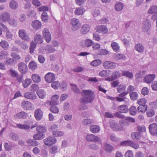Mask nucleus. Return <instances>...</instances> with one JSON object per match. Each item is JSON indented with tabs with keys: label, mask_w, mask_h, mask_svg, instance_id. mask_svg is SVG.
<instances>
[{
	"label": "nucleus",
	"mask_w": 157,
	"mask_h": 157,
	"mask_svg": "<svg viewBox=\"0 0 157 157\" xmlns=\"http://www.w3.org/2000/svg\"><path fill=\"white\" fill-rule=\"evenodd\" d=\"M82 93L83 97L80 99L81 103H90L93 101L95 96L92 91L89 90H83Z\"/></svg>",
	"instance_id": "nucleus-1"
},
{
	"label": "nucleus",
	"mask_w": 157,
	"mask_h": 157,
	"mask_svg": "<svg viewBox=\"0 0 157 157\" xmlns=\"http://www.w3.org/2000/svg\"><path fill=\"white\" fill-rule=\"evenodd\" d=\"M151 25V21L150 19L146 18L144 19L142 24L141 29L142 31L144 33L148 32Z\"/></svg>",
	"instance_id": "nucleus-2"
},
{
	"label": "nucleus",
	"mask_w": 157,
	"mask_h": 157,
	"mask_svg": "<svg viewBox=\"0 0 157 157\" xmlns=\"http://www.w3.org/2000/svg\"><path fill=\"white\" fill-rule=\"evenodd\" d=\"M58 127L57 125L53 124L51 126V128H50V131L52 132V135L55 137H61L63 136L64 133L63 132L56 131Z\"/></svg>",
	"instance_id": "nucleus-3"
},
{
	"label": "nucleus",
	"mask_w": 157,
	"mask_h": 157,
	"mask_svg": "<svg viewBox=\"0 0 157 157\" xmlns=\"http://www.w3.org/2000/svg\"><path fill=\"white\" fill-rule=\"evenodd\" d=\"M71 23L72 25L71 29L73 31L78 30L81 26L80 22L77 18H74L72 19Z\"/></svg>",
	"instance_id": "nucleus-4"
},
{
	"label": "nucleus",
	"mask_w": 157,
	"mask_h": 157,
	"mask_svg": "<svg viewBox=\"0 0 157 157\" xmlns=\"http://www.w3.org/2000/svg\"><path fill=\"white\" fill-rule=\"evenodd\" d=\"M109 124L112 129L114 131H122L124 129L122 125L117 123L114 120H111L109 121Z\"/></svg>",
	"instance_id": "nucleus-5"
},
{
	"label": "nucleus",
	"mask_w": 157,
	"mask_h": 157,
	"mask_svg": "<svg viewBox=\"0 0 157 157\" xmlns=\"http://www.w3.org/2000/svg\"><path fill=\"white\" fill-rule=\"evenodd\" d=\"M18 69L20 73L22 75L26 74L28 72V68L25 63L21 62L18 64Z\"/></svg>",
	"instance_id": "nucleus-6"
},
{
	"label": "nucleus",
	"mask_w": 157,
	"mask_h": 157,
	"mask_svg": "<svg viewBox=\"0 0 157 157\" xmlns=\"http://www.w3.org/2000/svg\"><path fill=\"white\" fill-rule=\"evenodd\" d=\"M86 140L87 141L94 142H98V143H101V140L98 137L93 134L87 135L86 137Z\"/></svg>",
	"instance_id": "nucleus-7"
},
{
	"label": "nucleus",
	"mask_w": 157,
	"mask_h": 157,
	"mask_svg": "<svg viewBox=\"0 0 157 157\" xmlns=\"http://www.w3.org/2000/svg\"><path fill=\"white\" fill-rule=\"evenodd\" d=\"M21 107L26 110H32L33 109V104L28 101H23L21 103Z\"/></svg>",
	"instance_id": "nucleus-8"
},
{
	"label": "nucleus",
	"mask_w": 157,
	"mask_h": 157,
	"mask_svg": "<svg viewBox=\"0 0 157 157\" xmlns=\"http://www.w3.org/2000/svg\"><path fill=\"white\" fill-rule=\"evenodd\" d=\"M121 75V74L119 71H115L112 73L111 76L105 78V80L109 81H113L119 77Z\"/></svg>",
	"instance_id": "nucleus-9"
},
{
	"label": "nucleus",
	"mask_w": 157,
	"mask_h": 157,
	"mask_svg": "<svg viewBox=\"0 0 157 157\" xmlns=\"http://www.w3.org/2000/svg\"><path fill=\"white\" fill-rule=\"evenodd\" d=\"M19 37L24 40L27 41L30 40L29 36L27 34L25 31L24 29L20 30L18 32Z\"/></svg>",
	"instance_id": "nucleus-10"
},
{
	"label": "nucleus",
	"mask_w": 157,
	"mask_h": 157,
	"mask_svg": "<svg viewBox=\"0 0 157 157\" xmlns=\"http://www.w3.org/2000/svg\"><path fill=\"white\" fill-rule=\"evenodd\" d=\"M107 98L109 99L112 101H115L116 100L119 102L124 101L125 102H128L129 101V99L127 98L126 97H112L110 96H108Z\"/></svg>",
	"instance_id": "nucleus-11"
},
{
	"label": "nucleus",
	"mask_w": 157,
	"mask_h": 157,
	"mask_svg": "<svg viewBox=\"0 0 157 157\" xmlns=\"http://www.w3.org/2000/svg\"><path fill=\"white\" fill-rule=\"evenodd\" d=\"M10 18V14L7 12L2 13L0 15V21L2 22L8 21Z\"/></svg>",
	"instance_id": "nucleus-12"
},
{
	"label": "nucleus",
	"mask_w": 157,
	"mask_h": 157,
	"mask_svg": "<svg viewBox=\"0 0 157 157\" xmlns=\"http://www.w3.org/2000/svg\"><path fill=\"white\" fill-rule=\"evenodd\" d=\"M103 66L105 68L112 69L116 67V63L110 61H107L103 63Z\"/></svg>",
	"instance_id": "nucleus-13"
},
{
	"label": "nucleus",
	"mask_w": 157,
	"mask_h": 157,
	"mask_svg": "<svg viewBox=\"0 0 157 157\" xmlns=\"http://www.w3.org/2000/svg\"><path fill=\"white\" fill-rule=\"evenodd\" d=\"M155 75L154 74L148 75L144 77V81L147 83L150 84L155 79Z\"/></svg>",
	"instance_id": "nucleus-14"
},
{
	"label": "nucleus",
	"mask_w": 157,
	"mask_h": 157,
	"mask_svg": "<svg viewBox=\"0 0 157 157\" xmlns=\"http://www.w3.org/2000/svg\"><path fill=\"white\" fill-rule=\"evenodd\" d=\"M96 30L99 33L102 34H106L108 31V29L107 27L104 25L98 26L96 28Z\"/></svg>",
	"instance_id": "nucleus-15"
},
{
	"label": "nucleus",
	"mask_w": 157,
	"mask_h": 157,
	"mask_svg": "<svg viewBox=\"0 0 157 157\" xmlns=\"http://www.w3.org/2000/svg\"><path fill=\"white\" fill-rule=\"evenodd\" d=\"M149 129L150 132L152 135H155L157 133V124L153 123L149 125Z\"/></svg>",
	"instance_id": "nucleus-16"
},
{
	"label": "nucleus",
	"mask_w": 157,
	"mask_h": 157,
	"mask_svg": "<svg viewBox=\"0 0 157 157\" xmlns=\"http://www.w3.org/2000/svg\"><path fill=\"white\" fill-rule=\"evenodd\" d=\"M24 95L25 98L31 100H34L37 98V96L35 93L31 92H25Z\"/></svg>",
	"instance_id": "nucleus-17"
},
{
	"label": "nucleus",
	"mask_w": 157,
	"mask_h": 157,
	"mask_svg": "<svg viewBox=\"0 0 157 157\" xmlns=\"http://www.w3.org/2000/svg\"><path fill=\"white\" fill-rule=\"evenodd\" d=\"M134 87L132 86L129 85L127 88V91H124L119 94L118 95L120 97H125V96L129 92H132L134 90Z\"/></svg>",
	"instance_id": "nucleus-18"
},
{
	"label": "nucleus",
	"mask_w": 157,
	"mask_h": 157,
	"mask_svg": "<svg viewBox=\"0 0 157 157\" xmlns=\"http://www.w3.org/2000/svg\"><path fill=\"white\" fill-rule=\"evenodd\" d=\"M59 96L55 94L51 97V101H50V105H55L59 104Z\"/></svg>",
	"instance_id": "nucleus-19"
},
{
	"label": "nucleus",
	"mask_w": 157,
	"mask_h": 157,
	"mask_svg": "<svg viewBox=\"0 0 157 157\" xmlns=\"http://www.w3.org/2000/svg\"><path fill=\"white\" fill-rule=\"evenodd\" d=\"M43 113L40 109H38L35 110L34 116L38 121L40 120L42 117Z\"/></svg>",
	"instance_id": "nucleus-20"
},
{
	"label": "nucleus",
	"mask_w": 157,
	"mask_h": 157,
	"mask_svg": "<svg viewBox=\"0 0 157 157\" xmlns=\"http://www.w3.org/2000/svg\"><path fill=\"white\" fill-rule=\"evenodd\" d=\"M86 11V10L83 6L77 7L75 9L74 13L77 15H82Z\"/></svg>",
	"instance_id": "nucleus-21"
},
{
	"label": "nucleus",
	"mask_w": 157,
	"mask_h": 157,
	"mask_svg": "<svg viewBox=\"0 0 157 157\" xmlns=\"http://www.w3.org/2000/svg\"><path fill=\"white\" fill-rule=\"evenodd\" d=\"M32 26L34 29L38 30L41 28V24L40 21L35 20L32 22Z\"/></svg>",
	"instance_id": "nucleus-22"
},
{
	"label": "nucleus",
	"mask_w": 157,
	"mask_h": 157,
	"mask_svg": "<svg viewBox=\"0 0 157 157\" xmlns=\"http://www.w3.org/2000/svg\"><path fill=\"white\" fill-rule=\"evenodd\" d=\"M43 35L46 42L49 43V29L48 28H45L43 31Z\"/></svg>",
	"instance_id": "nucleus-23"
},
{
	"label": "nucleus",
	"mask_w": 157,
	"mask_h": 157,
	"mask_svg": "<svg viewBox=\"0 0 157 157\" xmlns=\"http://www.w3.org/2000/svg\"><path fill=\"white\" fill-rule=\"evenodd\" d=\"M90 26L87 24L83 25L81 27V33L82 34H85L87 33L90 30Z\"/></svg>",
	"instance_id": "nucleus-24"
},
{
	"label": "nucleus",
	"mask_w": 157,
	"mask_h": 157,
	"mask_svg": "<svg viewBox=\"0 0 157 157\" xmlns=\"http://www.w3.org/2000/svg\"><path fill=\"white\" fill-rule=\"evenodd\" d=\"M113 57L114 59L116 61L118 60L124 61L126 59V56L124 55L120 54H115L113 55Z\"/></svg>",
	"instance_id": "nucleus-25"
},
{
	"label": "nucleus",
	"mask_w": 157,
	"mask_h": 157,
	"mask_svg": "<svg viewBox=\"0 0 157 157\" xmlns=\"http://www.w3.org/2000/svg\"><path fill=\"white\" fill-rule=\"evenodd\" d=\"M90 131L93 133L98 132L100 130V127L98 125H92L90 127Z\"/></svg>",
	"instance_id": "nucleus-26"
},
{
	"label": "nucleus",
	"mask_w": 157,
	"mask_h": 157,
	"mask_svg": "<svg viewBox=\"0 0 157 157\" xmlns=\"http://www.w3.org/2000/svg\"><path fill=\"white\" fill-rule=\"evenodd\" d=\"M118 110L120 113H125L128 111L127 106L125 105H123L119 106L118 108Z\"/></svg>",
	"instance_id": "nucleus-27"
},
{
	"label": "nucleus",
	"mask_w": 157,
	"mask_h": 157,
	"mask_svg": "<svg viewBox=\"0 0 157 157\" xmlns=\"http://www.w3.org/2000/svg\"><path fill=\"white\" fill-rule=\"evenodd\" d=\"M28 116V114L24 111L21 112L14 116L15 117L19 119H25Z\"/></svg>",
	"instance_id": "nucleus-28"
},
{
	"label": "nucleus",
	"mask_w": 157,
	"mask_h": 157,
	"mask_svg": "<svg viewBox=\"0 0 157 157\" xmlns=\"http://www.w3.org/2000/svg\"><path fill=\"white\" fill-rule=\"evenodd\" d=\"M124 7V4L121 2H118L116 3L115 5V9L117 11H121Z\"/></svg>",
	"instance_id": "nucleus-29"
},
{
	"label": "nucleus",
	"mask_w": 157,
	"mask_h": 157,
	"mask_svg": "<svg viewBox=\"0 0 157 157\" xmlns=\"http://www.w3.org/2000/svg\"><path fill=\"white\" fill-rule=\"evenodd\" d=\"M32 78L33 81L35 82H39L41 81L40 77L38 74H34L31 76Z\"/></svg>",
	"instance_id": "nucleus-30"
},
{
	"label": "nucleus",
	"mask_w": 157,
	"mask_h": 157,
	"mask_svg": "<svg viewBox=\"0 0 157 157\" xmlns=\"http://www.w3.org/2000/svg\"><path fill=\"white\" fill-rule=\"evenodd\" d=\"M110 71L109 70H103L100 72L99 75L102 77H107L110 75Z\"/></svg>",
	"instance_id": "nucleus-31"
},
{
	"label": "nucleus",
	"mask_w": 157,
	"mask_h": 157,
	"mask_svg": "<svg viewBox=\"0 0 157 157\" xmlns=\"http://www.w3.org/2000/svg\"><path fill=\"white\" fill-rule=\"evenodd\" d=\"M136 50L139 52H142L144 50V47L141 44L139 43L136 44L135 46Z\"/></svg>",
	"instance_id": "nucleus-32"
},
{
	"label": "nucleus",
	"mask_w": 157,
	"mask_h": 157,
	"mask_svg": "<svg viewBox=\"0 0 157 157\" xmlns=\"http://www.w3.org/2000/svg\"><path fill=\"white\" fill-rule=\"evenodd\" d=\"M34 40L35 42L38 44H41L43 41L42 37L39 34H36L35 36Z\"/></svg>",
	"instance_id": "nucleus-33"
},
{
	"label": "nucleus",
	"mask_w": 157,
	"mask_h": 157,
	"mask_svg": "<svg viewBox=\"0 0 157 157\" xmlns=\"http://www.w3.org/2000/svg\"><path fill=\"white\" fill-rule=\"evenodd\" d=\"M111 46L114 51L116 52H119L120 47L117 43L115 42H112L111 44Z\"/></svg>",
	"instance_id": "nucleus-34"
},
{
	"label": "nucleus",
	"mask_w": 157,
	"mask_h": 157,
	"mask_svg": "<svg viewBox=\"0 0 157 157\" xmlns=\"http://www.w3.org/2000/svg\"><path fill=\"white\" fill-rule=\"evenodd\" d=\"M126 87V86L125 84H120L117 86V90L118 92L121 93L124 91Z\"/></svg>",
	"instance_id": "nucleus-35"
},
{
	"label": "nucleus",
	"mask_w": 157,
	"mask_h": 157,
	"mask_svg": "<svg viewBox=\"0 0 157 157\" xmlns=\"http://www.w3.org/2000/svg\"><path fill=\"white\" fill-rule=\"evenodd\" d=\"M147 106L146 105H139L137 108L138 113H144L147 110Z\"/></svg>",
	"instance_id": "nucleus-36"
},
{
	"label": "nucleus",
	"mask_w": 157,
	"mask_h": 157,
	"mask_svg": "<svg viewBox=\"0 0 157 157\" xmlns=\"http://www.w3.org/2000/svg\"><path fill=\"white\" fill-rule=\"evenodd\" d=\"M5 63L7 65L12 66L16 63L15 60L13 58H7L5 60Z\"/></svg>",
	"instance_id": "nucleus-37"
},
{
	"label": "nucleus",
	"mask_w": 157,
	"mask_h": 157,
	"mask_svg": "<svg viewBox=\"0 0 157 157\" xmlns=\"http://www.w3.org/2000/svg\"><path fill=\"white\" fill-rule=\"evenodd\" d=\"M122 75L123 76H125L130 79L133 77V74L128 71H122Z\"/></svg>",
	"instance_id": "nucleus-38"
},
{
	"label": "nucleus",
	"mask_w": 157,
	"mask_h": 157,
	"mask_svg": "<svg viewBox=\"0 0 157 157\" xmlns=\"http://www.w3.org/2000/svg\"><path fill=\"white\" fill-rule=\"evenodd\" d=\"M17 126L20 129L25 130H27L30 127V125L29 123L26 124H18L17 125Z\"/></svg>",
	"instance_id": "nucleus-39"
},
{
	"label": "nucleus",
	"mask_w": 157,
	"mask_h": 157,
	"mask_svg": "<svg viewBox=\"0 0 157 157\" xmlns=\"http://www.w3.org/2000/svg\"><path fill=\"white\" fill-rule=\"evenodd\" d=\"M130 98L132 101H135L138 98V94L136 92L132 91L129 93Z\"/></svg>",
	"instance_id": "nucleus-40"
},
{
	"label": "nucleus",
	"mask_w": 157,
	"mask_h": 157,
	"mask_svg": "<svg viewBox=\"0 0 157 157\" xmlns=\"http://www.w3.org/2000/svg\"><path fill=\"white\" fill-rule=\"evenodd\" d=\"M129 114L132 115H135L137 113V110L136 107L132 106L130 107L129 109Z\"/></svg>",
	"instance_id": "nucleus-41"
},
{
	"label": "nucleus",
	"mask_w": 157,
	"mask_h": 157,
	"mask_svg": "<svg viewBox=\"0 0 157 157\" xmlns=\"http://www.w3.org/2000/svg\"><path fill=\"white\" fill-rule=\"evenodd\" d=\"M27 142L28 145L30 146H36L39 144L38 142L37 141H34L32 139L28 140Z\"/></svg>",
	"instance_id": "nucleus-42"
},
{
	"label": "nucleus",
	"mask_w": 157,
	"mask_h": 157,
	"mask_svg": "<svg viewBox=\"0 0 157 157\" xmlns=\"http://www.w3.org/2000/svg\"><path fill=\"white\" fill-rule=\"evenodd\" d=\"M0 45L1 47L5 50L7 49L9 46L8 43L6 40H2L0 42Z\"/></svg>",
	"instance_id": "nucleus-43"
},
{
	"label": "nucleus",
	"mask_w": 157,
	"mask_h": 157,
	"mask_svg": "<svg viewBox=\"0 0 157 157\" xmlns=\"http://www.w3.org/2000/svg\"><path fill=\"white\" fill-rule=\"evenodd\" d=\"M41 17L42 21L44 22H47L48 20V16L45 11L42 13Z\"/></svg>",
	"instance_id": "nucleus-44"
},
{
	"label": "nucleus",
	"mask_w": 157,
	"mask_h": 157,
	"mask_svg": "<svg viewBox=\"0 0 157 157\" xmlns=\"http://www.w3.org/2000/svg\"><path fill=\"white\" fill-rule=\"evenodd\" d=\"M36 94L39 98L41 99L43 98L45 95V93L44 90L42 89L38 90L36 92Z\"/></svg>",
	"instance_id": "nucleus-45"
},
{
	"label": "nucleus",
	"mask_w": 157,
	"mask_h": 157,
	"mask_svg": "<svg viewBox=\"0 0 157 157\" xmlns=\"http://www.w3.org/2000/svg\"><path fill=\"white\" fill-rule=\"evenodd\" d=\"M9 74L10 76L13 78H15L18 75L17 72L13 69L11 68L9 70Z\"/></svg>",
	"instance_id": "nucleus-46"
},
{
	"label": "nucleus",
	"mask_w": 157,
	"mask_h": 157,
	"mask_svg": "<svg viewBox=\"0 0 157 157\" xmlns=\"http://www.w3.org/2000/svg\"><path fill=\"white\" fill-rule=\"evenodd\" d=\"M9 6L11 9H15L17 8L18 4L16 2L12 0L10 2Z\"/></svg>",
	"instance_id": "nucleus-47"
},
{
	"label": "nucleus",
	"mask_w": 157,
	"mask_h": 157,
	"mask_svg": "<svg viewBox=\"0 0 157 157\" xmlns=\"http://www.w3.org/2000/svg\"><path fill=\"white\" fill-rule=\"evenodd\" d=\"M31 80L30 79H27L22 81V84L24 88L28 87L31 83Z\"/></svg>",
	"instance_id": "nucleus-48"
},
{
	"label": "nucleus",
	"mask_w": 157,
	"mask_h": 157,
	"mask_svg": "<svg viewBox=\"0 0 157 157\" xmlns=\"http://www.w3.org/2000/svg\"><path fill=\"white\" fill-rule=\"evenodd\" d=\"M46 128L43 126L39 125L36 127V131L39 133H42L45 132Z\"/></svg>",
	"instance_id": "nucleus-49"
},
{
	"label": "nucleus",
	"mask_w": 157,
	"mask_h": 157,
	"mask_svg": "<svg viewBox=\"0 0 157 157\" xmlns=\"http://www.w3.org/2000/svg\"><path fill=\"white\" fill-rule=\"evenodd\" d=\"M33 138L35 140H40L43 139L44 137V135L42 133H38L34 134Z\"/></svg>",
	"instance_id": "nucleus-50"
},
{
	"label": "nucleus",
	"mask_w": 157,
	"mask_h": 157,
	"mask_svg": "<svg viewBox=\"0 0 157 157\" xmlns=\"http://www.w3.org/2000/svg\"><path fill=\"white\" fill-rule=\"evenodd\" d=\"M131 137L133 140H139L141 138L140 133L138 132H133L131 134Z\"/></svg>",
	"instance_id": "nucleus-51"
},
{
	"label": "nucleus",
	"mask_w": 157,
	"mask_h": 157,
	"mask_svg": "<svg viewBox=\"0 0 157 157\" xmlns=\"http://www.w3.org/2000/svg\"><path fill=\"white\" fill-rule=\"evenodd\" d=\"M29 68L32 70H34L37 68V64L35 62L33 61L29 64Z\"/></svg>",
	"instance_id": "nucleus-52"
},
{
	"label": "nucleus",
	"mask_w": 157,
	"mask_h": 157,
	"mask_svg": "<svg viewBox=\"0 0 157 157\" xmlns=\"http://www.w3.org/2000/svg\"><path fill=\"white\" fill-rule=\"evenodd\" d=\"M128 146L135 149H137L139 148V145L138 144L130 140Z\"/></svg>",
	"instance_id": "nucleus-53"
},
{
	"label": "nucleus",
	"mask_w": 157,
	"mask_h": 157,
	"mask_svg": "<svg viewBox=\"0 0 157 157\" xmlns=\"http://www.w3.org/2000/svg\"><path fill=\"white\" fill-rule=\"evenodd\" d=\"M104 148L105 151L108 152H111L113 149V147L112 146L107 143L105 144Z\"/></svg>",
	"instance_id": "nucleus-54"
},
{
	"label": "nucleus",
	"mask_w": 157,
	"mask_h": 157,
	"mask_svg": "<svg viewBox=\"0 0 157 157\" xmlns=\"http://www.w3.org/2000/svg\"><path fill=\"white\" fill-rule=\"evenodd\" d=\"M98 54L101 55H106L109 54V52L106 49L101 48L99 50Z\"/></svg>",
	"instance_id": "nucleus-55"
},
{
	"label": "nucleus",
	"mask_w": 157,
	"mask_h": 157,
	"mask_svg": "<svg viewBox=\"0 0 157 157\" xmlns=\"http://www.w3.org/2000/svg\"><path fill=\"white\" fill-rule=\"evenodd\" d=\"M138 131L139 133H144L145 135L146 134V127L143 125H141L138 126L137 127Z\"/></svg>",
	"instance_id": "nucleus-56"
},
{
	"label": "nucleus",
	"mask_w": 157,
	"mask_h": 157,
	"mask_svg": "<svg viewBox=\"0 0 157 157\" xmlns=\"http://www.w3.org/2000/svg\"><path fill=\"white\" fill-rule=\"evenodd\" d=\"M157 11V6H151L148 10V13L152 14Z\"/></svg>",
	"instance_id": "nucleus-57"
},
{
	"label": "nucleus",
	"mask_w": 157,
	"mask_h": 157,
	"mask_svg": "<svg viewBox=\"0 0 157 157\" xmlns=\"http://www.w3.org/2000/svg\"><path fill=\"white\" fill-rule=\"evenodd\" d=\"M8 22L10 25L13 27H16L17 24V22L14 19H10Z\"/></svg>",
	"instance_id": "nucleus-58"
},
{
	"label": "nucleus",
	"mask_w": 157,
	"mask_h": 157,
	"mask_svg": "<svg viewBox=\"0 0 157 157\" xmlns=\"http://www.w3.org/2000/svg\"><path fill=\"white\" fill-rule=\"evenodd\" d=\"M51 68L55 71H58L59 69V66L55 62H52L51 63Z\"/></svg>",
	"instance_id": "nucleus-59"
},
{
	"label": "nucleus",
	"mask_w": 157,
	"mask_h": 157,
	"mask_svg": "<svg viewBox=\"0 0 157 157\" xmlns=\"http://www.w3.org/2000/svg\"><path fill=\"white\" fill-rule=\"evenodd\" d=\"M102 63L101 61L99 59H97L92 61L90 63V65L93 66H96L100 65Z\"/></svg>",
	"instance_id": "nucleus-60"
},
{
	"label": "nucleus",
	"mask_w": 157,
	"mask_h": 157,
	"mask_svg": "<svg viewBox=\"0 0 157 157\" xmlns=\"http://www.w3.org/2000/svg\"><path fill=\"white\" fill-rule=\"evenodd\" d=\"M52 87L54 89H57L60 86V83L58 81H55L52 82L51 85Z\"/></svg>",
	"instance_id": "nucleus-61"
},
{
	"label": "nucleus",
	"mask_w": 157,
	"mask_h": 157,
	"mask_svg": "<svg viewBox=\"0 0 157 157\" xmlns=\"http://www.w3.org/2000/svg\"><path fill=\"white\" fill-rule=\"evenodd\" d=\"M147 102V100L144 98H142L140 99H139L137 100V103L140 105H145V104Z\"/></svg>",
	"instance_id": "nucleus-62"
},
{
	"label": "nucleus",
	"mask_w": 157,
	"mask_h": 157,
	"mask_svg": "<svg viewBox=\"0 0 157 157\" xmlns=\"http://www.w3.org/2000/svg\"><path fill=\"white\" fill-rule=\"evenodd\" d=\"M147 116L149 117H151L155 114V112L153 109L148 110L146 112Z\"/></svg>",
	"instance_id": "nucleus-63"
},
{
	"label": "nucleus",
	"mask_w": 157,
	"mask_h": 157,
	"mask_svg": "<svg viewBox=\"0 0 157 157\" xmlns=\"http://www.w3.org/2000/svg\"><path fill=\"white\" fill-rule=\"evenodd\" d=\"M85 44L87 47L91 46L94 43V42L91 40L86 39L85 41Z\"/></svg>",
	"instance_id": "nucleus-64"
}]
</instances>
